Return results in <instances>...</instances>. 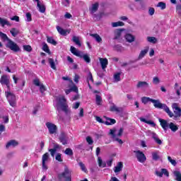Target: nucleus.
<instances>
[{
	"instance_id": "20e7f679",
	"label": "nucleus",
	"mask_w": 181,
	"mask_h": 181,
	"mask_svg": "<svg viewBox=\"0 0 181 181\" xmlns=\"http://www.w3.org/2000/svg\"><path fill=\"white\" fill-rule=\"evenodd\" d=\"M70 50L72 54H74V56H77L78 57L83 59V60L86 63H90L91 62V59H90L88 54H83V52L78 51L77 49H76V47L71 46Z\"/></svg>"
},
{
	"instance_id": "a19ab883",
	"label": "nucleus",
	"mask_w": 181,
	"mask_h": 181,
	"mask_svg": "<svg viewBox=\"0 0 181 181\" xmlns=\"http://www.w3.org/2000/svg\"><path fill=\"white\" fill-rule=\"evenodd\" d=\"M48 62L49 63V66L51 67V69H53V70H56V65L54 64V60H53V59L49 58L48 59Z\"/></svg>"
},
{
	"instance_id": "f3484780",
	"label": "nucleus",
	"mask_w": 181,
	"mask_h": 181,
	"mask_svg": "<svg viewBox=\"0 0 181 181\" xmlns=\"http://www.w3.org/2000/svg\"><path fill=\"white\" fill-rule=\"evenodd\" d=\"M156 175L158 177H162L163 176V175H165V176H167V177H168L169 173L168 172V170L166 169L163 168V169H161V171L156 170Z\"/></svg>"
},
{
	"instance_id": "a18cd8bd",
	"label": "nucleus",
	"mask_w": 181,
	"mask_h": 181,
	"mask_svg": "<svg viewBox=\"0 0 181 181\" xmlns=\"http://www.w3.org/2000/svg\"><path fill=\"white\" fill-rule=\"evenodd\" d=\"M147 41L149 42V43H156L158 42V40L155 37H147Z\"/></svg>"
},
{
	"instance_id": "6e6d98bb",
	"label": "nucleus",
	"mask_w": 181,
	"mask_h": 181,
	"mask_svg": "<svg viewBox=\"0 0 181 181\" xmlns=\"http://www.w3.org/2000/svg\"><path fill=\"white\" fill-rule=\"evenodd\" d=\"M79 166L81 169V170H83V172H87V168H86V165H84V163H79Z\"/></svg>"
},
{
	"instance_id": "3c124183",
	"label": "nucleus",
	"mask_w": 181,
	"mask_h": 181,
	"mask_svg": "<svg viewBox=\"0 0 181 181\" xmlns=\"http://www.w3.org/2000/svg\"><path fill=\"white\" fill-rule=\"evenodd\" d=\"M38 87H39L40 91L42 94H43V93H45V91H46V86H45V85H43V83L40 85Z\"/></svg>"
},
{
	"instance_id": "a878e982",
	"label": "nucleus",
	"mask_w": 181,
	"mask_h": 181,
	"mask_svg": "<svg viewBox=\"0 0 181 181\" xmlns=\"http://www.w3.org/2000/svg\"><path fill=\"white\" fill-rule=\"evenodd\" d=\"M123 166L124 165L122 164V162L117 163V166L115 167V173H118L119 172H121V170H122Z\"/></svg>"
},
{
	"instance_id": "f03ea898",
	"label": "nucleus",
	"mask_w": 181,
	"mask_h": 181,
	"mask_svg": "<svg viewBox=\"0 0 181 181\" xmlns=\"http://www.w3.org/2000/svg\"><path fill=\"white\" fill-rule=\"evenodd\" d=\"M57 108L64 111L66 114H70V110H69V106L67 105V100L63 95H59L57 99Z\"/></svg>"
},
{
	"instance_id": "58836bf2",
	"label": "nucleus",
	"mask_w": 181,
	"mask_h": 181,
	"mask_svg": "<svg viewBox=\"0 0 181 181\" xmlns=\"http://www.w3.org/2000/svg\"><path fill=\"white\" fill-rule=\"evenodd\" d=\"M98 163L100 168H105L106 166L105 163L103 162L101 157H98Z\"/></svg>"
},
{
	"instance_id": "bf43d9fd",
	"label": "nucleus",
	"mask_w": 181,
	"mask_h": 181,
	"mask_svg": "<svg viewBox=\"0 0 181 181\" xmlns=\"http://www.w3.org/2000/svg\"><path fill=\"white\" fill-rule=\"evenodd\" d=\"M148 13L151 16H153V15L155 14V8H153V7H150L148 8Z\"/></svg>"
},
{
	"instance_id": "0eeeda50",
	"label": "nucleus",
	"mask_w": 181,
	"mask_h": 181,
	"mask_svg": "<svg viewBox=\"0 0 181 181\" xmlns=\"http://www.w3.org/2000/svg\"><path fill=\"white\" fill-rule=\"evenodd\" d=\"M6 47L16 53L21 52V47H19V45H18V44H16L15 42L12 41V40H8V42L6 44Z\"/></svg>"
},
{
	"instance_id": "864d4df0",
	"label": "nucleus",
	"mask_w": 181,
	"mask_h": 181,
	"mask_svg": "<svg viewBox=\"0 0 181 181\" xmlns=\"http://www.w3.org/2000/svg\"><path fill=\"white\" fill-rule=\"evenodd\" d=\"M25 16L27 22H32V14L30 13H27Z\"/></svg>"
},
{
	"instance_id": "dca6fc26",
	"label": "nucleus",
	"mask_w": 181,
	"mask_h": 181,
	"mask_svg": "<svg viewBox=\"0 0 181 181\" xmlns=\"http://www.w3.org/2000/svg\"><path fill=\"white\" fill-rule=\"evenodd\" d=\"M124 39H125L126 42H127L128 43H132V42H135V35H134L131 33H127L124 35Z\"/></svg>"
},
{
	"instance_id": "603ef678",
	"label": "nucleus",
	"mask_w": 181,
	"mask_h": 181,
	"mask_svg": "<svg viewBox=\"0 0 181 181\" xmlns=\"http://www.w3.org/2000/svg\"><path fill=\"white\" fill-rule=\"evenodd\" d=\"M55 159L58 162H63V158H62V154H60L59 153L56 154Z\"/></svg>"
},
{
	"instance_id": "2eb2a0df",
	"label": "nucleus",
	"mask_w": 181,
	"mask_h": 181,
	"mask_svg": "<svg viewBox=\"0 0 181 181\" xmlns=\"http://www.w3.org/2000/svg\"><path fill=\"white\" fill-rule=\"evenodd\" d=\"M125 29H117L114 32V39L115 40H122V32H124Z\"/></svg>"
},
{
	"instance_id": "ea45409f",
	"label": "nucleus",
	"mask_w": 181,
	"mask_h": 181,
	"mask_svg": "<svg viewBox=\"0 0 181 181\" xmlns=\"http://www.w3.org/2000/svg\"><path fill=\"white\" fill-rule=\"evenodd\" d=\"M47 42L48 43H50L51 45H53L54 46H56V45H57V42L52 37H48L47 39Z\"/></svg>"
},
{
	"instance_id": "b1692460",
	"label": "nucleus",
	"mask_w": 181,
	"mask_h": 181,
	"mask_svg": "<svg viewBox=\"0 0 181 181\" xmlns=\"http://www.w3.org/2000/svg\"><path fill=\"white\" fill-rule=\"evenodd\" d=\"M37 7L39 12H40L41 13H45V12H46V6H45V4H43V2L41 1L37 4Z\"/></svg>"
},
{
	"instance_id": "de8ad7c7",
	"label": "nucleus",
	"mask_w": 181,
	"mask_h": 181,
	"mask_svg": "<svg viewBox=\"0 0 181 181\" xmlns=\"http://www.w3.org/2000/svg\"><path fill=\"white\" fill-rule=\"evenodd\" d=\"M87 80H88V86L90 87V88H91V86H90V81H91L92 83L93 81H94V80L93 79V74H91V72H89Z\"/></svg>"
},
{
	"instance_id": "cd10ccee",
	"label": "nucleus",
	"mask_w": 181,
	"mask_h": 181,
	"mask_svg": "<svg viewBox=\"0 0 181 181\" xmlns=\"http://www.w3.org/2000/svg\"><path fill=\"white\" fill-rule=\"evenodd\" d=\"M112 28H118L121 26H124L125 23L122 21L113 22L111 23Z\"/></svg>"
},
{
	"instance_id": "680f3d73",
	"label": "nucleus",
	"mask_w": 181,
	"mask_h": 181,
	"mask_svg": "<svg viewBox=\"0 0 181 181\" xmlns=\"http://www.w3.org/2000/svg\"><path fill=\"white\" fill-rule=\"evenodd\" d=\"M42 50L45 52L46 53H49V47L47 46V44H45L42 47Z\"/></svg>"
},
{
	"instance_id": "37998d69",
	"label": "nucleus",
	"mask_w": 181,
	"mask_h": 181,
	"mask_svg": "<svg viewBox=\"0 0 181 181\" xmlns=\"http://www.w3.org/2000/svg\"><path fill=\"white\" fill-rule=\"evenodd\" d=\"M73 42L76 43L79 47H81V43L80 42V39L77 36L73 37Z\"/></svg>"
},
{
	"instance_id": "9d476101",
	"label": "nucleus",
	"mask_w": 181,
	"mask_h": 181,
	"mask_svg": "<svg viewBox=\"0 0 181 181\" xmlns=\"http://www.w3.org/2000/svg\"><path fill=\"white\" fill-rule=\"evenodd\" d=\"M50 160V156L49 153H45L42 157V170H47V162Z\"/></svg>"
},
{
	"instance_id": "c756f323",
	"label": "nucleus",
	"mask_w": 181,
	"mask_h": 181,
	"mask_svg": "<svg viewBox=\"0 0 181 181\" xmlns=\"http://www.w3.org/2000/svg\"><path fill=\"white\" fill-rule=\"evenodd\" d=\"M0 25H1V26H5V25H6L7 26H11V23H8V20H6V18H3L0 17Z\"/></svg>"
},
{
	"instance_id": "393cba45",
	"label": "nucleus",
	"mask_w": 181,
	"mask_h": 181,
	"mask_svg": "<svg viewBox=\"0 0 181 181\" xmlns=\"http://www.w3.org/2000/svg\"><path fill=\"white\" fill-rule=\"evenodd\" d=\"M139 119H140V121H141V122H145V124L151 125V127H156V124H155V122H152L151 120H147L146 119H145L144 117H140Z\"/></svg>"
},
{
	"instance_id": "e2e57ef3",
	"label": "nucleus",
	"mask_w": 181,
	"mask_h": 181,
	"mask_svg": "<svg viewBox=\"0 0 181 181\" xmlns=\"http://www.w3.org/2000/svg\"><path fill=\"white\" fill-rule=\"evenodd\" d=\"M176 11H177L178 15H181V4L177 5Z\"/></svg>"
},
{
	"instance_id": "774afa93",
	"label": "nucleus",
	"mask_w": 181,
	"mask_h": 181,
	"mask_svg": "<svg viewBox=\"0 0 181 181\" xmlns=\"http://www.w3.org/2000/svg\"><path fill=\"white\" fill-rule=\"evenodd\" d=\"M109 181H119L116 177H111Z\"/></svg>"
},
{
	"instance_id": "39448f33",
	"label": "nucleus",
	"mask_w": 181,
	"mask_h": 181,
	"mask_svg": "<svg viewBox=\"0 0 181 181\" xmlns=\"http://www.w3.org/2000/svg\"><path fill=\"white\" fill-rule=\"evenodd\" d=\"M99 6L100 4L98 3H95L91 4V6L89 7L90 14L93 15V18L95 19V21H100L101 19V16L100 14H95V12L98 11Z\"/></svg>"
},
{
	"instance_id": "0e129e2a",
	"label": "nucleus",
	"mask_w": 181,
	"mask_h": 181,
	"mask_svg": "<svg viewBox=\"0 0 181 181\" xmlns=\"http://www.w3.org/2000/svg\"><path fill=\"white\" fill-rule=\"evenodd\" d=\"M79 107H80V103L76 102L73 104L72 108H74V110H77V108H78Z\"/></svg>"
},
{
	"instance_id": "a211bd4d",
	"label": "nucleus",
	"mask_w": 181,
	"mask_h": 181,
	"mask_svg": "<svg viewBox=\"0 0 181 181\" xmlns=\"http://www.w3.org/2000/svg\"><path fill=\"white\" fill-rule=\"evenodd\" d=\"M148 52H149V47H144V49H141L138 57L139 60H141V59H144V56H146Z\"/></svg>"
},
{
	"instance_id": "49530a36",
	"label": "nucleus",
	"mask_w": 181,
	"mask_h": 181,
	"mask_svg": "<svg viewBox=\"0 0 181 181\" xmlns=\"http://www.w3.org/2000/svg\"><path fill=\"white\" fill-rule=\"evenodd\" d=\"M114 80L116 82L121 81V73H117L114 75Z\"/></svg>"
},
{
	"instance_id": "7ed1b4c3",
	"label": "nucleus",
	"mask_w": 181,
	"mask_h": 181,
	"mask_svg": "<svg viewBox=\"0 0 181 181\" xmlns=\"http://www.w3.org/2000/svg\"><path fill=\"white\" fill-rule=\"evenodd\" d=\"M151 103L153 104V107H155V108H158V110H163L165 111V112H167L170 118L173 117V112L170 111L166 104L160 103V100L153 99Z\"/></svg>"
},
{
	"instance_id": "6e6552de",
	"label": "nucleus",
	"mask_w": 181,
	"mask_h": 181,
	"mask_svg": "<svg viewBox=\"0 0 181 181\" xmlns=\"http://www.w3.org/2000/svg\"><path fill=\"white\" fill-rule=\"evenodd\" d=\"M146 134L147 136H151L156 144H158V145H162V140L160 139L159 136H158V134H156V133L151 132V130H148Z\"/></svg>"
},
{
	"instance_id": "4c0bfd02",
	"label": "nucleus",
	"mask_w": 181,
	"mask_h": 181,
	"mask_svg": "<svg viewBox=\"0 0 181 181\" xmlns=\"http://www.w3.org/2000/svg\"><path fill=\"white\" fill-rule=\"evenodd\" d=\"M95 101H96L97 105H101L103 104V98L100 95H96Z\"/></svg>"
},
{
	"instance_id": "8fccbe9b",
	"label": "nucleus",
	"mask_w": 181,
	"mask_h": 181,
	"mask_svg": "<svg viewBox=\"0 0 181 181\" xmlns=\"http://www.w3.org/2000/svg\"><path fill=\"white\" fill-rule=\"evenodd\" d=\"M152 156H153V160H158V159H159V155H158V152H153L152 153Z\"/></svg>"
},
{
	"instance_id": "ddd939ff",
	"label": "nucleus",
	"mask_w": 181,
	"mask_h": 181,
	"mask_svg": "<svg viewBox=\"0 0 181 181\" xmlns=\"http://www.w3.org/2000/svg\"><path fill=\"white\" fill-rule=\"evenodd\" d=\"M134 153H135V156L137 158V160L140 162V163H144V162L146 160V156H145V154L142 153V151H134Z\"/></svg>"
},
{
	"instance_id": "c9c22d12",
	"label": "nucleus",
	"mask_w": 181,
	"mask_h": 181,
	"mask_svg": "<svg viewBox=\"0 0 181 181\" xmlns=\"http://www.w3.org/2000/svg\"><path fill=\"white\" fill-rule=\"evenodd\" d=\"M156 7L160 8L162 11H163L164 9H166V3L160 1L156 5Z\"/></svg>"
},
{
	"instance_id": "338daca9",
	"label": "nucleus",
	"mask_w": 181,
	"mask_h": 181,
	"mask_svg": "<svg viewBox=\"0 0 181 181\" xmlns=\"http://www.w3.org/2000/svg\"><path fill=\"white\" fill-rule=\"evenodd\" d=\"M49 151L51 153V156H52V158L54 157V153H56V148H51L49 150Z\"/></svg>"
},
{
	"instance_id": "f257e3e1",
	"label": "nucleus",
	"mask_w": 181,
	"mask_h": 181,
	"mask_svg": "<svg viewBox=\"0 0 181 181\" xmlns=\"http://www.w3.org/2000/svg\"><path fill=\"white\" fill-rule=\"evenodd\" d=\"M124 132V129L121 128L119 130L117 129H112L110 130V135H111L113 141H115L116 142H118L119 145H122L124 144V141L119 138L122 136V134Z\"/></svg>"
},
{
	"instance_id": "72a5a7b5",
	"label": "nucleus",
	"mask_w": 181,
	"mask_h": 181,
	"mask_svg": "<svg viewBox=\"0 0 181 181\" xmlns=\"http://www.w3.org/2000/svg\"><path fill=\"white\" fill-rule=\"evenodd\" d=\"M0 37L1 39H2L4 40V42H8L9 40H11V39H9V37H8V35H6V34L2 33V32H0Z\"/></svg>"
},
{
	"instance_id": "9b49d317",
	"label": "nucleus",
	"mask_w": 181,
	"mask_h": 181,
	"mask_svg": "<svg viewBox=\"0 0 181 181\" xmlns=\"http://www.w3.org/2000/svg\"><path fill=\"white\" fill-rule=\"evenodd\" d=\"M61 176L66 179V181H71V170L69 169L67 165L64 166V172L61 174Z\"/></svg>"
},
{
	"instance_id": "c03bdc74",
	"label": "nucleus",
	"mask_w": 181,
	"mask_h": 181,
	"mask_svg": "<svg viewBox=\"0 0 181 181\" xmlns=\"http://www.w3.org/2000/svg\"><path fill=\"white\" fill-rule=\"evenodd\" d=\"M33 83L34 86H36V87H39L42 84V82H40V79H39L38 78H34Z\"/></svg>"
},
{
	"instance_id": "f8f14e48",
	"label": "nucleus",
	"mask_w": 181,
	"mask_h": 181,
	"mask_svg": "<svg viewBox=\"0 0 181 181\" xmlns=\"http://www.w3.org/2000/svg\"><path fill=\"white\" fill-rule=\"evenodd\" d=\"M172 108L174 112V119H176V118H180L181 116V109L179 107V105L177 103H173L172 105Z\"/></svg>"
},
{
	"instance_id": "5701e85b",
	"label": "nucleus",
	"mask_w": 181,
	"mask_h": 181,
	"mask_svg": "<svg viewBox=\"0 0 181 181\" xmlns=\"http://www.w3.org/2000/svg\"><path fill=\"white\" fill-rule=\"evenodd\" d=\"M19 145V142L16 140H11L6 144V148H15V146H18Z\"/></svg>"
},
{
	"instance_id": "13d9d810",
	"label": "nucleus",
	"mask_w": 181,
	"mask_h": 181,
	"mask_svg": "<svg viewBox=\"0 0 181 181\" xmlns=\"http://www.w3.org/2000/svg\"><path fill=\"white\" fill-rule=\"evenodd\" d=\"M159 83H160V80H159V78L156 76L153 78V84H159Z\"/></svg>"
},
{
	"instance_id": "1a4fd4ad",
	"label": "nucleus",
	"mask_w": 181,
	"mask_h": 181,
	"mask_svg": "<svg viewBox=\"0 0 181 181\" xmlns=\"http://www.w3.org/2000/svg\"><path fill=\"white\" fill-rule=\"evenodd\" d=\"M0 83L2 86H6L8 90H11V81L7 75L1 76Z\"/></svg>"
},
{
	"instance_id": "e433bc0d",
	"label": "nucleus",
	"mask_w": 181,
	"mask_h": 181,
	"mask_svg": "<svg viewBox=\"0 0 181 181\" xmlns=\"http://www.w3.org/2000/svg\"><path fill=\"white\" fill-rule=\"evenodd\" d=\"M10 33H11L12 36H13V37H16V36H18V35H19V30L16 28H11L10 30Z\"/></svg>"
},
{
	"instance_id": "69168bd1",
	"label": "nucleus",
	"mask_w": 181,
	"mask_h": 181,
	"mask_svg": "<svg viewBox=\"0 0 181 181\" xmlns=\"http://www.w3.org/2000/svg\"><path fill=\"white\" fill-rule=\"evenodd\" d=\"M86 141L88 142V144H89V145H93V139H91V137L88 136L86 137Z\"/></svg>"
},
{
	"instance_id": "f704fd0d",
	"label": "nucleus",
	"mask_w": 181,
	"mask_h": 181,
	"mask_svg": "<svg viewBox=\"0 0 181 181\" xmlns=\"http://www.w3.org/2000/svg\"><path fill=\"white\" fill-rule=\"evenodd\" d=\"M153 100V99L148 98V97L141 98V103H143V104H148V103H149V102L152 103Z\"/></svg>"
},
{
	"instance_id": "473e14b6",
	"label": "nucleus",
	"mask_w": 181,
	"mask_h": 181,
	"mask_svg": "<svg viewBox=\"0 0 181 181\" xmlns=\"http://www.w3.org/2000/svg\"><path fill=\"white\" fill-rule=\"evenodd\" d=\"M59 139L63 145H66V144H67V139H66V134H64V133H62L60 135Z\"/></svg>"
},
{
	"instance_id": "2f4dec72",
	"label": "nucleus",
	"mask_w": 181,
	"mask_h": 181,
	"mask_svg": "<svg viewBox=\"0 0 181 181\" xmlns=\"http://www.w3.org/2000/svg\"><path fill=\"white\" fill-rule=\"evenodd\" d=\"M173 175L175 177L176 181H181V173L180 171L175 170L173 171Z\"/></svg>"
},
{
	"instance_id": "412c9836",
	"label": "nucleus",
	"mask_w": 181,
	"mask_h": 181,
	"mask_svg": "<svg viewBox=\"0 0 181 181\" xmlns=\"http://www.w3.org/2000/svg\"><path fill=\"white\" fill-rule=\"evenodd\" d=\"M99 60L103 70H105L107 66H108V59L107 58H100Z\"/></svg>"
},
{
	"instance_id": "7c9ffc66",
	"label": "nucleus",
	"mask_w": 181,
	"mask_h": 181,
	"mask_svg": "<svg viewBox=\"0 0 181 181\" xmlns=\"http://www.w3.org/2000/svg\"><path fill=\"white\" fill-rule=\"evenodd\" d=\"M122 110L121 107H118L114 104L110 107V111H112L113 112H121Z\"/></svg>"
},
{
	"instance_id": "423d86ee",
	"label": "nucleus",
	"mask_w": 181,
	"mask_h": 181,
	"mask_svg": "<svg viewBox=\"0 0 181 181\" xmlns=\"http://www.w3.org/2000/svg\"><path fill=\"white\" fill-rule=\"evenodd\" d=\"M5 95L11 107H16V95L13 92L8 90L5 92Z\"/></svg>"
},
{
	"instance_id": "6ab92c4d",
	"label": "nucleus",
	"mask_w": 181,
	"mask_h": 181,
	"mask_svg": "<svg viewBox=\"0 0 181 181\" xmlns=\"http://www.w3.org/2000/svg\"><path fill=\"white\" fill-rule=\"evenodd\" d=\"M136 87V88H149V83L146 81H139Z\"/></svg>"
},
{
	"instance_id": "09e8293b",
	"label": "nucleus",
	"mask_w": 181,
	"mask_h": 181,
	"mask_svg": "<svg viewBox=\"0 0 181 181\" xmlns=\"http://www.w3.org/2000/svg\"><path fill=\"white\" fill-rule=\"evenodd\" d=\"M168 159L173 166H176V165H177V163L175 160L172 159L171 156H168Z\"/></svg>"
},
{
	"instance_id": "c85d7f7f",
	"label": "nucleus",
	"mask_w": 181,
	"mask_h": 181,
	"mask_svg": "<svg viewBox=\"0 0 181 181\" xmlns=\"http://www.w3.org/2000/svg\"><path fill=\"white\" fill-rule=\"evenodd\" d=\"M90 36L94 37L98 43H101V42H103V38H101V37L98 34H90Z\"/></svg>"
},
{
	"instance_id": "052dcab7",
	"label": "nucleus",
	"mask_w": 181,
	"mask_h": 181,
	"mask_svg": "<svg viewBox=\"0 0 181 181\" xmlns=\"http://www.w3.org/2000/svg\"><path fill=\"white\" fill-rule=\"evenodd\" d=\"M23 49L26 52H32V47H30V45H24Z\"/></svg>"
},
{
	"instance_id": "bb28decb",
	"label": "nucleus",
	"mask_w": 181,
	"mask_h": 181,
	"mask_svg": "<svg viewBox=\"0 0 181 181\" xmlns=\"http://www.w3.org/2000/svg\"><path fill=\"white\" fill-rule=\"evenodd\" d=\"M168 127L170 128V129H171L173 132H176V131L179 129V127H177V125L175 124V123L173 122L169 123Z\"/></svg>"
},
{
	"instance_id": "79ce46f5",
	"label": "nucleus",
	"mask_w": 181,
	"mask_h": 181,
	"mask_svg": "<svg viewBox=\"0 0 181 181\" xmlns=\"http://www.w3.org/2000/svg\"><path fill=\"white\" fill-rule=\"evenodd\" d=\"M115 122H117V121H115V119L108 118V119H107V121L105 122V124L106 125H112V124H115Z\"/></svg>"
},
{
	"instance_id": "4be33fe9",
	"label": "nucleus",
	"mask_w": 181,
	"mask_h": 181,
	"mask_svg": "<svg viewBox=\"0 0 181 181\" xmlns=\"http://www.w3.org/2000/svg\"><path fill=\"white\" fill-rule=\"evenodd\" d=\"M159 122L164 131H168V129L169 128V123L168 121L162 119H159Z\"/></svg>"
},
{
	"instance_id": "4468645a",
	"label": "nucleus",
	"mask_w": 181,
	"mask_h": 181,
	"mask_svg": "<svg viewBox=\"0 0 181 181\" xmlns=\"http://www.w3.org/2000/svg\"><path fill=\"white\" fill-rule=\"evenodd\" d=\"M46 127H47L49 134H56V132L57 131V126H56V124L48 122L46 123Z\"/></svg>"
},
{
	"instance_id": "5fc2aeb1",
	"label": "nucleus",
	"mask_w": 181,
	"mask_h": 181,
	"mask_svg": "<svg viewBox=\"0 0 181 181\" xmlns=\"http://www.w3.org/2000/svg\"><path fill=\"white\" fill-rule=\"evenodd\" d=\"M64 153L66 155L71 156V155H73V150H71V148H66Z\"/></svg>"
},
{
	"instance_id": "aec40b11",
	"label": "nucleus",
	"mask_w": 181,
	"mask_h": 181,
	"mask_svg": "<svg viewBox=\"0 0 181 181\" xmlns=\"http://www.w3.org/2000/svg\"><path fill=\"white\" fill-rule=\"evenodd\" d=\"M57 32L59 35H62L63 36H66V35H69L70 33V30H64L60 26H57Z\"/></svg>"
},
{
	"instance_id": "4d7b16f0",
	"label": "nucleus",
	"mask_w": 181,
	"mask_h": 181,
	"mask_svg": "<svg viewBox=\"0 0 181 181\" xmlns=\"http://www.w3.org/2000/svg\"><path fill=\"white\" fill-rule=\"evenodd\" d=\"M120 21H123L124 22L127 21L128 23H131V21L128 19V17L123 16L119 18Z\"/></svg>"
}]
</instances>
